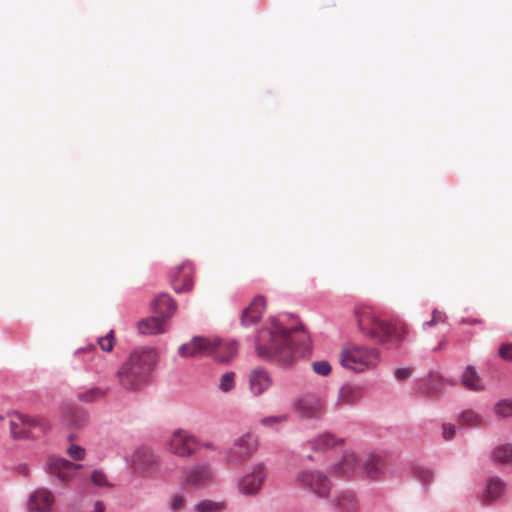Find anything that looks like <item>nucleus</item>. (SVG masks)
<instances>
[{
    "label": "nucleus",
    "mask_w": 512,
    "mask_h": 512,
    "mask_svg": "<svg viewBox=\"0 0 512 512\" xmlns=\"http://www.w3.org/2000/svg\"><path fill=\"white\" fill-rule=\"evenodd\" d=\"M309 341L310 337L302 327L288 329L273 322L260 331L257 352L260 357L288 364L299 349L308 347Z\"/></svg>",
    "instance_id": "nucleus-1"
},
{
    "label": "nucleus",
    "mask_w": 512,
    "mask_h": 512,
    "mask_svg": "<svg viewBox=\"0 0 512 512\" xmlns=\"http://www.w3.org/2000/svg\"><path fill=\"white\" fill-rule=\"evenodd\" d=\"M157 358V352L153 348L145 347L134 350L117 373L119 384L127 390L140 389L147 383Z\"/></svg>",
    "instance_id": "nucleus-2"
},
{
    "label": "nucleus",
    "mask_w": 512,
    "mask_h": 512,
    "mask_svg": "<svg viewBox=\"0 0 512 512\" xmlns=\"http://www.w3.org/2000/svg\"><path fill=\"white\" fill-rule=\"evenodd\" d=\"M357 320L361 332L380 344H391L397 347L407 334L406 325L388 324L369 306H361L357 310Z\"/></svg>",
    "instance_id": "nucleus-3"
},
{
    "label": "nucleus",
    "mask_w": 512,
    "mask_h": 512,
    "mask_svg": "<svg viewBox=\"0 0 512 512\" xmlns=\"http://www.w3.org/2000/svg\"><path fill=\"white\" fill-rule=\"evenodd\" d=\"M339 363L357 373L375 369L381 361L380 351L371 346L348 343L339 353Z\"/></svg>",
    "instance_id": "nucleus-4"
},
{
    "label": "nucleus",
    "mask_w": 512,
    "mask_h": 512,
    "mask_svg": "<svg viewBox=\"0 0 512 512\" xmlns=\"http://www.w3.org/2000/svg\"><path fill=\"white\" fill-rule=\"evenodd\" d=\"M222 348L229 350V355L236 352V342L222 341L216 337H193L188 343L179 347V354L182 357H201L213 355L218 361H226L229 356L221 353Z\"/></svg>",
    "instance_id": "nucleus-5"
},
{
    "label": "nucleus",
    "mask_w": 512,
    "mask_h": 512,
    "mask_svg": "<svg viewBox=\"0 0 512 512\" xmlns=\"http://www.w3.org/2000/svg\"><path fill=\"white\" fill-rule=\"evenodd\" d=\"M50 423L42 416H29L15 413L10 421V431L14 439H36L50 430Z\"/></svg>",
    "instance_id": "nucleus-6"
},
{
    "label": "nucleus",
    "mask_w": 512,
    "mask_h": 512,
    "mask_svg": "<svg viewBox=\"0 0 512 512\" xmlns=\"http://www.w3.org/2000/svg\"><path fill=\"white\" fill-rule=\"evenodd\" d=\"M296 484L318 495L326 497L330 491V481L327 476L318 470H304L296 475Z\"/></svg>",
    "instance_id": "nucleus-7"
},
{
    "label": "nucleus",
    "mask_w": 512,
    "mask_h": 512,
    "mask_svg": "<svg viewBox=\"0 0 512 512\" xmlns=\"http://www.w3.org/2000/svg\"><path fill=\"white\" fill-rule=\"evenodd\" d=\"M198 442L193 435L185 430L175 431L168 441V449L172 454L188 457L194 453Z\"/></svg>",
    "instance_id": "nucleus-8"
},
{
    "label": "nucleus",
    "mask_w": 512,
    "mask_h": 512,
    "mask_svg": "<svg viewBox=\"0 0 512 512\" xmlns=\"http://www.w3.org/2000/svg\"><path fill=\"white\" fill-rule=\"evenodd\" d=\"M258 442L255 435L246 433L239 437L228 452L230 463H240L248 459L257 449Z\"/></svg>",
    "instance_id": "nucleus-9"
},
{
    "label": "nucleus",
    "mask_w": 512,
    "mask_h": 512,
    "mask_svg": "<svg viewBox=\"0 0 512 512\" xmlns=\"http://www.w3.org/2000/svg\"><path fill=\"white\" fill-rule=\"evenodd\" d=\"M129 462L131 467L142 476L154 474L158 467L156 457L148 448L136 450Z\"/></svg>",
    "instance_id": "nucleus-10"
},
{
    "label": "nucleus",
    "mask_w": 512,
    "mask_h": 512,
    "mask_svg": "<svg viewBox=\"0 0 512 512\" xmlns=\"http://www.w3.org/2000/svg\"><path fill=\"white\" fill-rule=\"evenodd\" d=\"M194 266L183 262L171 272V285L175 292H189L193 288Z\"/></svg>",
    "instance_id": "nucleus-11"
},
{
    "label": "nucleus",
    "mask_w": 512,
    "mask_h": 512,
    "mask_svg": "<svg viewBox=\"0 0 512 512\" xmlns=\"http://www.w3.org/2000/svg\"><path fill=\"white\" fill-rule=\"evenodd\" d=\"M295 408L305 418H320L325 412L324 401L317 395H305L295 403Z\"/></svg>",
    "instance_id": "nucleus-12"
},
{
    "label": "nucleus",
    "mask_w": 512,
    "mask_h": 512,
    "mask_svg": "<svg viewBox=\"0 0 512 512\" xmlns=\"http://www.w3.org/2000/svg\"><path fill=\"white\" fill-rule=\"evenodd\" d=\"M55 502L54 494L47 488L34 490L28 499V512H51Z\"/></svg>",
    "instance_id": "nucleus-13"
},
{
    "label": "nucleus",
    "mask_w": 512,
    "mask_h": 512,
    "mask_svg": "<svg viewBox=\"0 0 512 512\" xmlns=\"http://www.w3.org/2000/svg\"><path fill=\"white\" fill-rule=\"evenodd\" d=\"M80 467L81 465L57 457H50L47 462L48 472L63 481L71 479Z\"/></svg>",
    "instance_id": "nucleus-14"
},
{
    "label": "nucleus",
    "mask_w": 512,
    "mask_h": 512,
    "mask_svg": "<svg viewBox=\"0 0 512 512\" xmlns=\"http://www.w3.org/2000/svg\"><path fill=\"white\" fill-rule=\"evenodd\" d=\"M332 504L337 512H359L360 503L352 490H341L335 493Z\"/></svg>",
    "instance_id": "nucleus-15"
},
{
    "label": "nucleus",
    "mask_w": 512,
    "mask_h": 512,
    "mask_svg": "<svg viewBox=\"0 0 512 512\" xmlns=\"http://www.w3.org/2000/svg\"><path fill=\"white\" fill-rule=\"evenodd\" d=\"M363 397V389L361 386L344 384L338 391L335 400V407L341 409L345 406L356 405Z\"/></svg>",
    "instance_id": "nucleus-16"
},
{
    "label": "nucleus",
    "mask_w": 512,
    "mask_h": 512,
    "mask_svg": "<svg viewBox=\"0 0 512 512\" xmlns=\"http://www.w3.org/2000/svg\"><path fill=\"white\" fill-rule=\"evenodd\" d=\"M212 480V473L207 466L198 465L191 468L184 475L182 484L184 487L199 488Z\"/></svg>",
    "instance_id": "nucleus-17"
},
{
    "label": "nucleus",
    "mask_w": 512,
    "mask_h": 512,
    "mask_svg": "<svg viewBox=\"0 0 512 512\" xmlns=\"http://www.w3.org/2000/svg\"><path fill=\"white\" fill-rule=\"evenodd\" d=\"M266 477L265 468L263 465L254 467L252 473L247 474L242 478L239 484L240 491L243 494H255L259 491L264 479Z\"/></svg>",
    "instance_id": "nucleus-18"
},
{
    "label": "nucleus",
    "mask_w": 512,
    "mask_h": 512,
    "mask_svg": "<svg viewBox=\"0 0 512 512\" xmlns=\"http://www.w3.org/2000/svg\"><path fill=\"white\" fill-rule=\"evenodd\" d=\"M249 388L253 395L259 396L266 392L273 381L270 374L263 368H255L249 373Z\"/></svg>",
    "instance_id": "nucleus-19"
},
{
    "label": "nucleus",
    "mask_w": 512,
    "mask_h": 512,
    "mask_svg": "<svg viewBox=\"0 0 512 512\" xmlns=\"http://www.w3.org/2000/svg\"><path fill=\"white\" fill-rule=\"evenodd\" d=\"M266 308V300L263 296H256L250 305L242 312L241 323L243 326H251L260 321Z\"/></svg>",
    "instance_id": "nucleus-20"
},
{
    "label": "nucleus",
    "mask_w": 512,
    "mask_h": 512,
    "mask_svg": "<svg viewBox=\"0 0 512 512\" xmlns=\"http://www.w3.org/2000/svg\"><path fill=\"white\" fill-rule=\"evenodd\" d=\"M311 448L316 452H326L344 444V438L336 437L329 432L322 433L310 442Z\"/></svg>",
    "instance_id": "nucleus-21"
},
{
    "label": "nucleus",
    "mask_w": 512,
    "mask_h": 512,
    "mask_svg": "<svg viewBox=\"0 0 512 512\" xmlns=\"http://www.w3.org/2000/svg\"><path fill=\"white\" fill-rule=\"evenodd\" d=\"M357 457L352 452H346L342 460L330 468V472L337 476H350L357 467Z\"/></svg>",
    "instance_id": "nucleus-22"
},
{
    "label": "nucleus",
    "mask_w": 512,
    "mask_h": 512,
    "mask_svg": "<svg viewBox=\"0 0 512 512\" xmlns=\"http://www.w3.org/2000/svg\"><path fill=\"white\" fill-rule=\"evenodd\" d=\"M385 460L379 455H369L363 463V471L370 479H378L383 475Z\"/></svg>",
    "instance_id": "nucleus-23"
},
{
    "label": "nucleus",
    "mask_w": 512,
    "mask_h": 512,
    "mask_svg": "<svg viewBox=\"0 0 512 512\" xmlns=\"http://www.w3.org/2000/svg\"><path fill=\"white\" fill-rule=\"evenodd\" d=\"M138 329L142 334H158L166 331L165 318L161 316L143 319L138 324Z\"/></svg>",
    "instance_id": "nucleus-24"
},
{
    "label": "nucleus",
    "mask_w": 512,
    "mask_h": 512,
    "mask_svg": "<svg viewBox=\"0 0 512 512\" xmlns=\"http://www.w3.org/2000/svg\"><path fill=\"white\" fill-rule=\"evenodd\" d=\"M155 313L162 318L172 316L176 310V304L167 294H160L153 302Z\"/></svg>",
    "instance_id": "nucleus-25"
},
{
    "label": "nucleus",
    "mask_w": 512,
    "mask_h": 512,
    "mask_svg": "<svg viewBox=\"0 0 512 512\" xmlns=\"http://www.w3.org/2000/svg\"><path fill=\"white\" fill-rule=\"evenodd\" d=\"M491 460L495 464H512V444H501L496 446L491 452Z\"/></svg>",
    "instance_id": "nucleus-26"
},
{
    "label": "nucleus",
    "mask_w": 512,
    "mask_h": 512,
    "mask_svg": "<svg viewBox=\"0 0 512 512\" xmlns=\"http://www.w3.org/2000/svg\"><path fill=\"white\" fill-rule=\"evenodd\" d=\"M505 484L498 477H492L489 479L486 490L483 494L484 501L490 503L496 500L503 493Z\"/></svg>",
    "instance_id": "nucleus-27"
},
{
    "label": "nucleus",
    "mask_w": 512,
    "mask_h": 512,
    "mask_svg": "<svg viewBox=\"0 0 512 512\" xmlns=\"http://www.w3.org/2000/svg\"><path fill=\"white\" fill-rule=\"evenodd\" d=\"M463 385L470 389L479 391L483 389L482 382L473 367H467L462 378Z\"/></svg>",
    "instance_id": "nucleus-28"
},
{
    "label": "nucleus",
    "mask_w": 512,
    "mask_h": 512,
    "mask_svg": "<svg viewBox=\"0 0 512 512\" xmlns=\"http://www.w3.org/2000/svg\"><path fill=\"white\" fill-rule=\"evenodd\" d=\"M64 421L68 427L78 428L85 423L86 415L80 410L69 408L65 412Z\"/></svg>",
    "instance_id": "nucleus-29"
},
{
    "label": "nucleus",
    "mask_w": 512,
    "mask_h": 512,
    "mask_svg": "<svg viewBox=\"0 0 512 512\" xmlns=\"http://www.w3.org/2000/svg\"><path fill=\"white\" fill-rule=\"evenodd\" d=\"M459 422L464 427L474 428L481 426L483 418L473 410H465L459 416Z\"/></svg>",
    "instance_id": "nucleus-30"
},
{
    "label": "nucleus",
    "mask_w": 512,
    "mask_h": 512,
    "mask_svg": "<svg viewBox=\"0 0 512 512\" xmlns=\"http://www.w3.org/2000/svg\"><path fill=\"white\" fill-rule=\"evenodd\" d=\"M494 412L500 418L512 417V399L499 400L494 406Z\"/></svg>",
    "instance_id": "nucleus-31"
},
{
    "label": "nucleus",
    "mask_w": 512,
    "mask_h": 512,
    "mask_svg": "<svg viewBox=\"0 0 512 512\" xmlns=\"http://www.w3.org/2000/svg\"><path fill=\"white\" fill-rule=\"evenodd\" d=\"M225 506L222 502L203 500L195 506L196 512H222Z\"/></svg>",
    "instance_id": "nucleus-32"
},
{
    "label": "nucleus",
    "mask_w": 512,
    "mask_h": 512,
    "mask_svg": "<svg viewBox=\"0 0 512 512\" xmlns=\"http://www.w3.org/2000/svg\"><path fill=\"white\" fill-rule=\"evenodd\" d=\"M235 387V373L227 372L220 378L219 389L222 392H229Z\"/></svg>",
    "instance_id": "nucleus-33"
},
{
    "label": "nucleus",
    "mask_w": 512,
    "mask_h": 512,
    "mask_svg": "<svg viewBox=\"0 0 512 512\" xmlns=\"http://www.w3.org/2000/svg\"><path fill=\"white\" fill-rule=\"evenodd\" d=\"M98 344L103 351H105V352L112 351L114 344H115L113 331H110L107 335L100 337L98 339Z\"/></svg>",
    "instance_id": "nucleus-34"
},
{
    "label": "nucleus",
    "mask_w": 512,
    "mask_h": 512,
    "mask_svg": "<svg viewBox=\"0 0 512 512\" xmlns=\"http://www.w3.org/2000/svg\"><path fill=\"white\" fill-rule=\"evenodd\" d=\"M313 371L319 375L327 376L331 372V366L327 361H316L312 364Z\"/></svg>",
    "instance_id": "nucleus-35"
},
{
    "label": "nucleus",
    "mask_w": 512,
    "mask_h": 512,
    "mask_svg": "<svg viewBox=\"0 0 512 512\" xmlns=\"http://www.w3.org/2000/svg\"><path fill=\"white\" fill-rule=\"evenodd\" d=\"M102 396H103V392L100 389L94 388V389H90L84 393H81L79 395V398L82 401L91 402V401L101 398Z\"/></svg>",
    "instance_id": "nucleus-36"
},
{
    "label": "nucleus",
    "mask_w": 512,
    "mask_h": 512,
    "mask_svg": "<svg viewBox=\"0 0 512 512\" xmlns=\"http://www.w3.org/2000/svg\"><path fill=\"white\" fill-rule=\"evenodd\" d=\"M67 453L74 460H82L85 456L84 448L74 444L67 449Z\"/></svg>",
    "instance_id": "nucleus-37"
},
{
    "label": "nucleus",
    "mask_w": 512,
    "mask_h": 512,
    "mask_svg": "<svg viewBox=\"0 0 512 512\" xmlns=\"http://www.w3.org/2000/svg\"><path fill=\"white\" fill-rule=\"evenodd\" d=\"M93 484L99 487L108 486L106 475L102 471H94L91 475Z\"/></svg>",
    "instance_id": "nucleus-38"
},
{
    "label": "nucleus",
    "mask_w": 512,
    "mask_h": 512,
    "mask_svg": "<svg viewBox=\"0 0 512 512\" xmlns=\"http://www.w3.org/2000/svg\"><path fill=\"white\" fill-rule=\"evenodd\" d=\"M184 506H185V499H184L183 496H181V495H174L171 498L170 509L173 512L181 511L184 508Z\"/></svg>",
    "instance_id": "nucleus-39"
},
{
    "label": "nucleus",
    "mask_w": 512,
    "mask_h": 512,
    "mask_svg": "<svg viewBox=\"0 0 512 512\" xmlns=\"http://www.w3.org/2000/svg\"><path fill=\"white\" fill-rule=\"evenodd\" d=\"M287 420L285 415L282 416H269L261 419V424L264 426H271L274 424L282 423Z\"/></svg>",
    "instance_id": "nucleus-40"
},
{
    "label": "nucleus",
    "mask_w": 512,
    "mask_h": 512,
    "mask_svg": "<svg viewBox=\"0 0 512 512\" xmlns=\"http://www.w3.org/2000/svg\"><path fill=\"white\" fill-rule=\"evenodd\" d=\"M418 478L423 484L427 485L431 482L433 478V473L428 469H419Z\"/></svg>",
    "instance_id": "nucleus-41"
},
{
    "label": "nucleus",
    "mask_w": 512,
    "mask_h": 512,
    "mask_svg": "<svg viewBox=\"0 0 512 512\" xmlns=\"http://www.w3.org/2000/svg\"><path fill=\"white\" fill-rule=\"evenodd\" d=\"M442 436L445 440H451L455 434V426L453 424H443Z\"/></svg>",
    "instance_id": "nucleus-42"
},
{
    "label": "nucleus",
    "mask_w": 512,
    "mask_h": 512,
    "mask_svg": "<svg viewBox=\"0 0 512 512\" xmlns=\"http://www.w3.org/2000/svg\"><path fill=\"white\" fill-rule=\"evenodd\" d=\"M499 355L505 360H512V345H502L499 349Z\"/></svg>",
    "instance_id": "nucleus-43"
},
{
    "label": "nucleus",
    "mask_w": 512,
    "mask_h": 512,
    "mask_svg": "<svg viewBox=\"0 0 512 512\" xmlns=\"http://www.w3.org/2000/svg\"><path fill=\"white\" fill-rule=\"evenodd\" d=\"M411 374V370L409 368H400L395 371V376L398 380H404L408 378Z\"/></svg>",
    "instance_id": "nucleus-44"
},
{
    "label": "nucleus",
    "mask_w": 512,
    "mask_h": 512,
    "mask_svg": "<svg viewBox=\"0 0 512 512\" xmlns=\"http://www.w3.org/2000/svg\"><path fill=\"white\" fill-rule=\"evenodd\" d=\"M444 319V315L441 313V312H437V311H434L433 312V318L431 321H428L425 323V325L427 326H431L432 324L434 323H438V322H441L443 321Z\"/></svg>",
    "instance_id": "nucleus-45"
},
{
    "label": "nucleus",
    "mask_w": 512,
    "mask_h": 512,
    "mask_svg": "<svg viewBox=\"0 0 512 512\" xmlns=\"http://www.w3.org/2000/svg\"><path fill=\"white\" fill-rule=\"evenodd\" d=\"M17 472L24 475V476H28L30 474V471H29V468L26 464H20L17 466Z\"/></svg>",
    "instance_id": "nucleus-46"
},
{
    "label": "nucleus",
    "mask_w": 512,
    "mask_h": 512,
    "mask_svg": "<svg viewBox=\"0 0 512 512\" xmlns=\"http://www.w3.org/2000/svg\"><path fill=\"white\" fill-rule=\"evenodd\" d=\"M95 351V347L93 345H88L87 347L79 348L75 351V354H81L86 352Z\"/></svg>",
    "instance_id": "nucleus-47"
},
{
    "label": "nucleus",
    "mask_w": 512,
    "mask_h": 512,
    "mask_svg": "<svg viewBox=\"0 0 512 512\" xmlns=\"http://www.w3.org/2000/svg\"><path fill=\"white\" fill-rule=\"evenodd\" d=\"M221 353L225 356H229V358L225 361V362H228L229 360H231L237 353V351L233 354V355H229V350L227 348H222L221 349Z\"/></svg>",
    "instance_id": "nucleus-48"
},
{
    "label": "nucleus",
    "mask_w": 512,
    "mask_h": 512,
    "mask_svg": "<svg viewBox=\"0 0 512 512\" xmlns=\"http://www.w3.org/2000/svg\"><path fill=\"white\" fill-rule=\"evenodd\" d=\"M2 419H3V417H2V416H0V420H2Z\"/></svg>",
    "instance_id": "nucleus-49"
}]
</instances>
